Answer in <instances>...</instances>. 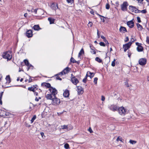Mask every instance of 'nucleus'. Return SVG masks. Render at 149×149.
Here are the masks:
<instances>
[{"instance_id":"f257e3e1","label":"nucleus","mask_w":149,"mask_h":149,"mask_svg":"<svg viewBox=\"0 0 149 149\" xmlns=\"http://www.w3.org/2000/svg\"><path fill=\"white\" fill-rule=\"evenodd\" d=\"M118 111H119V113L120 115L123 116L128 113L127 109L123 107H119Z\"/></svg>"},{"instance_id":"f03ea898","label":"nucleus","mask_w":149,"mask_h":149,"mask_svg":"<svg viewBox=\"0 0 149 149\" xmlns=\"http://www.w3.org/2000/svg\"><path fill=\"white\" fill-rule=\"evenodd\" d=\"M3 58L7 59L8 60H10L12 58L11 53L10 52H7L3 53Z\"/></svg>"},{"instance_id":"7ed1b4c3","label":"nucleus","mask_w":149,"mask_h":149,"mask_svg":"<svg viewBox=\"0 0 149 149\" xmlns=\"http://www.w3.org/2000/svg\"><path fill=\"white\" fill-rule=\"evenodd\" d=\"M54 97L52 98V104L54 105H58L60 103V101L59 99L55 97Z\"/></svg>"},{"instance_id":"20e7f679","label":"nucleus","mask_w":149,"mask_h":149,"mask_svg":"<svg viewBox=\"0 0 149 149\" xmlns=\"http://www.w3.org/2000/svg\"><path fill=\"white\" fill-rule=\"evenodd\" d=\"M128 5V3L127 1L124 2L123 4L121 5V9L122 11H127V7Z\"/></svg>"},{"instance_id":"39448f33","label":"nucleus","mask_w":149,"mask_h":149,"mask_svg":"<svg viewBox=\"0 0 149 149\" xmlns=\"http://www.w3.org/2000/svg\"><path fill=\"white\" fill-rule=\"evenodd\" d=\"M132 44V42H130L124 45L123 48L124 49V51L126 52L127 49L130 48Z\"/></svg>"},{"instance_id":"423d86ee","label":"nucleus","mask_w":149,"mask_h":149,"mask_svg":"<svg viewBox=\"0 0 149 149\" xmlns=\"http://www.w3.org/2000/svg\"><path fill=\"white\" fill-rule=\"evenodd\" d=\"M51 94L53 95L54 97H55L57 93V90L55 88H53L52 87L49 89Z\"/></svg>"},{"instance_id":"0eeeda50","label":"nucleus","mask_w":149,"mask_h":149,"mask_svg":"<svg viewBox=\"0 0 149 149\" xmlns=\"http://www.w3.org/2000/svg\"><path fill=\"white\" fill-rule=\"evenodd\" d=\"M147 60L146 58H141L139 60V64L141 65H144L146 63Z\"/></svg>"},{"instance_id":"6e6552de","label":"nucleus","mask_w":149,"mask_h":149,"mask_svg":"<svg viewBox=\"0 0 149 149\" xmlns=\"http://www.w3.org/2000/svg\"><path fill=\"white\" fill-rule=\"evenodd\" d=\"M118 108L119 107L116 105H111L110 107V109L114 111L117 110L118 111Z\"/></svg>"},{"instance_id":"1a4fd4ad","label":"nucleus","mask_w":149,"mask_h":149,"mask_svg":"<svg viewBox=\"0 0 149 149\" xmlns=\"http://www.w3.org/2000/svg\"><path fill=\"white\" fill-rule=\"evenodd\" d=\"M26 36L29 38L32 37L33 36L32 30L30 29L27 30L26 33Z\"/></svg>"},{"instance_id":"9d476101","label":"nucleus","mask_w":149,"mask_h":149,"mask_svg":"<svg viewBox=\"0 0 149 149\" xmlns=\"http://www.w3.org/2000/svg\"><path fill=\"white\" fill-rule=\"evenodd\" d=\"M71 81L72 83L75 85H76L79 82L78 80L75 77H73L71 78Z\"/></svg>"},{"instance_id":"9b49d317","label":"nucleus","mask_w":149,"mask_h":149,"mask_svg":"<svg viewBox=\"0 0 149 149\" xmlns=\"http://www.w3.org/2000/svg\"><path fill=\"white\" fill-rule=\"evenodd\" d=\"M24 62L25 65L28 67V70L31 67H33V66L30 64L28 61L27 59H25Z\"/></svg>"},{"instance_id":"f8f14e48","label":"nucleus","mask_w":149,"mask_h":149,"mask_svg":"<svg viewBox=\"0 0 149 149\" xmlns=\"http://www.w3.org/2000/svg\"><path fill=\"white\" fill-rule=\"evenodd\" d=\"M77 87L78 94L80 95L82 94L84 92V91L82 87L81 86H77Z\"/></svg>"},{"instance_id":"ddd939ff","label":"nucleus","mask_w":149,"mask_h":149,"mask_svg":"<svg viewBox=\"0 0 149 149\" xmlns=\"http://www.w3.org/2000/svg\"><path fill=\"white\" fill-rule=\"evenodd\" d=\"M127 24L130 28H132L134 26V22L132 20L129 21L127 22Z\"/></svg>"},{"instance_id":"4468645a","label":"nucleus","mask_w":149,"mask_h":149,"mask_svg":"<svg viewBox=\"0 0 149 149\" xmlns=\"http://www.w3.org/2000/svg\"><path fill=\"white\" fill-rule=\"evenodd\" d=\"M119 31L122 33H124L127 32L126 28L125 27L122 26H120L119 29Z\"/></svg>"},{"instance_id":"2eb2a0df","label":"nucleus","mask_w":149,"mask_h":149,"mask_svg":"<svg viewBox=\"0 0 149 149\" xmlns=\"http://www.w3.org/2000/svg\"><path fill=\"white\" fill-rule=\"evenodd\" d=\"M51 7L52 9L55 10L58 8V4L53 3L51 5Z\"/></svg>"},{"instance_id":"dca6fc26","label":"nucleus","mask_w":149,"mask_h":149,"mask_svg":"<svg viewBox=\"0 0 149 149\" xmlns=\"http://www.w3.org/2000/svg\"><path fill=\"white\" fill-rule=\"evenodd\" d=\"M42 86H45L48 88H50L51 87L50 84L48 83H42Z\"/></svg>"},{"instance_id":"f3484780","label":"nucleus","mask_w":149,"mask_h":149,"mask_svg":"<svg viewBox=\"0 0 149 149\" xmlns=\"http://www.w3.org/2000/svg\"><path fill=\"white\" fill-rule=\"evenodd\" d=\"M63 95L65 97H68L69 95V91L68 90H66L64 92Z\"/></svg>"},{"instance_id":"a211bd4d","label":"nucleus","mask_w":149,"mask_h":149,"mask_svg":"<svg viewBox=\"0 0 149 149\" xmlns=\"http://www.w3.org/2000/svg\"><path fill=\"white\" fill-rule=\"evenodd\" d=\"M52 94H47L45 95V97L47 98V99L48 100H52Z\"/></svg>"},{"instance_id":"6ab92c4d","label":"nucleus","mask_w":149,"mask_h":149,"mask_svg":"<svg viewBox=\"0 0 149 149\" xmlns=\"http://www.w3.org/2000/svg\"><path fill=\"white\" fill-rule=\"evenodd\" d=\"M137 51L139 52H141L143 50V47L141 46V45H139V46L137 47Z\"/></svg>"},{"instance_id":"aec40b11","label":"nucleus","mask_w":149,"mask_h":149,"mask_svg":"<svg viewBox=\"0 0 149 149\" xmlns=\"http://www.w3.org/2000/svg\"><path fill=\"white\" fill-rule=\"evenodd\" d=\"M33 29L35 30L38 31L40 28L39 26L38 25H35L33 26Z\"/></svg>"},{"instance_id":"412c9836","label":"nucleus","mask_w":149,"mask_h":149,"mask_svg":"<svg viewBox=\"0 0 149 149\" xmlns=\"http://www.w3.org/2000/svg\"><path fill=\"white\" fill-rule=\"evenodd\" d=\"M6 79L7 81V82L8 83H10L11 81L10 79V76L9 75L6 76Z\"/></svg>"},{"instance_id":"4be33fe9","label":"nucleus","mask_w":149,"mask_h":149,"mask_svg":"<svg viewBox=\"0 0 149 149\" xmlns=\"http://www.w3.org/2000/svg\"><path fill=\"white\" fill-rule=\"evenodd\" d=\"M137 27L139 31H141L143 29L142 26L139 23L136 24Z\"/></svg>"},{"instance_id":"5701e85b","label":"nucleus","mask_w":149,"mask_h":149,"mask_svg":"<svg viewBox=\"0 0 149 149\" xmlns=\"http://www.w3.org/2000/svg\"><path fill=\"white\" fill-rule=\"evenodd\" d=\"M87 74H90L89 77L91 79L93 78L94 75V74L93 72H91L89 71L87 72Z\"/></svg>"},{"instance_id":"b1692460","label":"nucleus","mask_w":149,"mask_h":149,"mask_svg":"<svg viewBox=\"0 0 149 149\" xmlns=\"http://www.w3.org/2000/svg\"><path fill=\"white\" fill-rule=\"evenodd\" d=\"M48 19L49 21L50 24H53L54 22V19L50 17L48 18Z\"/></svg>"},{"instance_id":"393cba45","label":"nucleus","mask_w":149,"mask_h":149,"mask_svg":"<svg viewBox=\"0 0 149 149\" xmlns=\"http://www.w3.org/2000/svg\"><path fill=\"white\" fill-rule=\"evenodd\" d=\"M36 87H35L34 86H33V87H29L28 88V90L31 91H33V92H34L35 91V88Z\"/></svg>"},{"instance_id":"a878e982","label":"nucleus","mask_w":149,"mask_h":149,"mask_svg":"<svg viewBox=\"0 0 149 149\" xmlns=\"http://www.w3.org/2000/svg\"><path fill=\"white\" fill-rule=\"evenodd\" d=\"M69 69V68L68 67H67L66 68H65L63 70V72L64 74H65L68 72H69L68 69Z\"/></svg>"},{"instance_id":"bb28decb","label":"nucleus","mask_w":149,"mask_h":149,"mask_svg":"<svg viewBox=\"0 0 149 149\" xmlns=\"http://www.w3.org/2000/svg\"><path fill=\"white\" fill-rule=\"evenodd\" d=\"M84 54V51L83 48H82L79 53L78 57H80L82 54Z\"/></svg>"},{"instance_id":"cd10ccee","label":"nucleus","mask_w":149,"mask_h":149,"mask_svg":"<svg viewBox=\"0 0 149 149\" xmlns=\"http://www.w3.org/2000/svg\"><path fill=\"white\" fill-rule=\"evenodd\" d=\"M3 93V92H2L1 93H0V104L1 105H2V102L1 99Z\"/></svg>"},{"instance_id":"c85d7f7f","label":"nucleus","mask_w":149,"mask_h":149,"mask_svg":"<svg viewBox=\"0 0 149 149\" xmlns=\"http://www.w3.org/2000/svg\"><path fill=\"white\" fill-rule=\"evenodd\" d=\"M135 8V7H134V6H130L129 7V9L132 12H133L134 11Z\"/></svg>"},{"instance_id":"c756f323","label":"nucleus","mask_w":149,"mask_h":149,"mask_svg":"<svg viewBox=\"0 0 149 149\" xmlns=\"http://www.w3.org/2000/svg\"><path fill=\"white\" fill-rule=\"evenodd\" d=\"M1 112H4V114L6 116H8L9 113L7 112L6 111L3 110H0V113H1Z\"/></svg>"},{"instance_id":"7c9ffc66","label":"nucleus","mask_w":149,"mask_h":149,"mask_svg":"<svg viewBox=\"0 0 149 149\" xmlns=\"http://www.w3.org/2000/svg\"><path fill=\"white\" fill-rule=\"evenodd\" d=\"M95 60L96 61H97L99 63H101L102 61V60L100 59L98 57H97L95 58Z\"/></svg>"},{"instance_id":"2f4dec72","label":"nucleus","mask_w":149,"mask_h":149,"mask_svg":"<svg viewBox=\"0 0 149 149\" xmlns=\"http://www.w3.org/2000/svg\"><path fill=\"white\" fill-rule=\"evenodd\" d=\"M123 139L120 136H119L118 137V138L116 139V141L118 142L119 141H120L123 142L122 141Z\"/></svg>"},{"instance_id":"473e14b6","label":"nucleus","mask_w":149,"mask_h":149,"mask_svg":"<svg viewBox=\"0 0 149 149\" xmlns=\"http://www.w3.org/2000/svg\"><path fill=\"white\" fill-rule=\"evenodd\" d=\"M70 61L71 62H72L73 63H77V61H76L74 58L72 57L70 59Z\"/></svg>"},{"instance_id":"72a5a7b5","label":"nucleus","mask_w":149,"mask_h":149,"mask_svg":"<svg viewBox=\"0 0 149 149\" xmlns=\"http://www.w3.org/2000/svg\"><path fill=\"white\" fill-rule=\"evenodd\" d=\"M36 115H34L33 117L32 118L31 121V123H33L34 121V120L36 118Z\"/></svg>"},{"instance_id":"f704fd0d","label":"nucleus","mask_w":149,"mask_h":149,"mask_svg":"<svg viewBox=\"0 0 149 149\" xmlns=\"http://www.w3.org/2000/svg\"><path fill=\"white\" fill-rule=\"evenodd\" d=\"M90 47L91 48V49L90 51L91 53L93 54H96V52L95 50L94 49L91 48V46H90Z\"/></svg>"},{"instance_id":"c9c22d12","label":"nucleus","mask_w":149,"mask_h":149,"mask_svg":"<svg viewBox=\"0 0 149 149\" xmlns=\"http://www.w3.org/2000/svg\"><path fill=\"white\" fill-rule=\"evenodd\" d=\"M129 142L131 144H134L136 143V141L132 140H130Z\"/></svg>"},{"instance_id":"e433bc0d","label":"nucleus","mask_w":149,"mask_h":149,"mask_svg":"<svg viewBox=\"0 0 149 149\" xmlns=\"http://www.w3.org/2000/svg\"><path fill=\"white\" fill-rule=\"evenodd\" d=\"M97 14L100 17H102L103 18H101V19L102 20L103 22H104V21H105V20H104V17L103 16H102V15L99 14L98 13H97Z\"/></svg>"},{"instance_id":"4c0bfd02","label":"nucleus","mask_w":149,"mask_h":149,"mask_svg":"<svg viewBox=\"0 0 149 149\" xmlns=\"http://www.w3.org/2000/svg\"><path fill=\"white\" fill-rule=\"evenodd\" d=\"M67 2L68 3H70L72 4L74 3V0H66Z\"/></svg>"},{"instance_id":"58836bf2","label":"nucleus","mask_w":149,"mask_h":149,"mask_svg":"<svg viewBox=\"0 0 149 149\" xmlns=\"http://www.w3.org/2000/svg\"><path fill=\"white\" fill-rule=\"evenodd\" d=\"M64 148L66 149H68L69 148V145L67 143H65L64 145Z\"/></svg>"},{"instance_id":"ea45409f","label":"nucleus","mask_w":149,"mask_h":149,"mask_svg":"<svg viewBox=\"0 0 149 149\" xmlns=\"http://www.w3.org/2000/svg\"><path fill=\"white\" fill-rule=\"evenodd\" d=\"M139 11L140 10H139L138 9L135 7L134 12L135 13H140Z\"/></svg>"},{"instance_id":"a19ab883","label":"nucleus","mask_w":149,"mask_h":149,"mask_svg":"<svg viewBox=\"0 0 149 149\" xmlns=\"http://www.w3.org/2000/svg\"><path fill=\"white\" fill-rule=\"evenodd\" d=\"M61 128L62 129H66L68 128V125H64L61 126Z\"/></svg>"},{"instance_id":"79ce46f5","label":"nucleus","mask_w":149,"mask_h":149,"mask_svg":"<svg viewBox=\"0 0 149 149\" xmlns=\"http://www.w3.org/2000/svg\"><path fill=\"white\" fill-rule=\"evenodd\" d=\"M59 75L58 74H56L55 76H56V79H57V80H62V79L61 78H60L59 76Z\"/></svg>"},{"instance_id":"37998d69","label":"nucleus","mask_w":149,"mask_h":149,"mask_svg":"<svg viewBox=\"0 0 149 149\" xmlns=\"http://www.w3.org/2000/svg\"><path fill=\"white\" fill-rule=\"evenodd\" d=\"M99 44L101 46H102L103 47H105V44L103 42H100L99 43Z\"/></svg>"},{"instance_id":"c03bdc74","label":"nucleus","mask_w":149,"mask_h":149,"mask_svg":"<svg viewBox=\"0 0 149 149\" xmlns=\"http://www.w3.org/2000/svg\"><path fill=\"white\" fill-rule=\"evenodd\" d=\"M140 13L141 12L143 13H147V11L146 9L143 10H140Z\"/></svg>"},{"instance_id":"a18cd8bd","label":"nucleus","mask_w":149,"mask_h":149,"mask_svg":"<svg viewBox=\"0 0 149 149\" xmlns=\"http://www.w3.org/2000/svg\"><path fill=\"white\" fill-rule=\"evenodd\" d=\"M115 61H116V60L115 59H114L113 60V61L112 62L111 65L113 67H114L115 66Z\"/></svg>"},{"instance_id":"49530a36","label":"nucleus","mask_w":149,"mask_h":149,"mask_svg":"<svg viewBox=\"0 0 149 149\" xmlns=\"http://www.w3.org/2000/svg\"><path fill=\"white\" fill-rule=\"evenodd\" d=\"M98 80V78L97 77H95L94 79V82L95 84H97V82Z\"/></svg>"},{"instance_id":"de8ad7c7","label":"nucleus","mask_w":149,"mask_h":149,"mask_svg":"<svg viewBox=\"0 0 149 149\" xmlns=\"http://www.w3.org/2000/svg\"><path fill=\"white\" fill-rule=\"evenodd\" d=\"M110 8V5L109 3H107L106 5V9H109Z\"/></svg>"},{"instance_id":"09e8293b","label":"nucleus","mask_w":149,"mask_h":149,"mask_svg":"<svg viewBox=\"0 0 149 149\" xmlns=\"http://www.w3.org/2000/svg\"><path fill=\"white\" fill-rule=\"evenodd\" d=\"M137 20L138 22L139 23H140L141 22V20H140V18L139 17H137Z\"/></svg>"},{"instance_id":"8fccbe9b","label":"nucleus","mask_w":149,"mask_h":149,"mask_svg":"<svg viewBox=\"0 0 149 149\" xmlns=\"http://www.w3.org/2000/svg\"><path fill=\"white\" fill-rule=\"evenodd\" d=\"M93 23L92 22H89L88 24V26L89 27H91L93 25Z\"/></svg>"},{"instance_id":"3c124183","label":"nucleus","mask_w":149,"mask_h":149,"mask_svg":"<svg viewBox=\"0 0 149 149\" xmlns=\"http://www.w3.org/2000/svg\"><path fill=\"white\" fill-rule=\"evenodd\" d=\"M103 40L105 42L106 44L107 43V46H108L109 45V43L107 40L105 39V38Z\"/></svg>"},{"instance_id":"603ef678","label":"nucleus","mask_w":149,"mask_h":149,"mask_svg":"<svg viewBox=\"0 0 149 149\" xmlns=\"http://www.w3.org/2000/svg\"><path fill=\"white\" fill-rule=\"evenodd\" d=\"M146 42L147 43L149 44V37L147 36L146 37Z\"/></svg>"},{"instance_id":"864d4df0","label":"nucleus","mask_w":149,"mask_h":149,"mask_svg":"<svg viewBox=\"0 0 149 149\" xmlns=\"http://www.w3.org/2000/svg\"><path fill=\"white\" fill-rule=\"evenodd\" d=\"M88 131L90 132V133H92L93 132V131L91 129V127H89L88 129Z\"/></svg>"},{"instance_id":"5fc2aeb1","label":"nucleus","mask_w":149,"mask_h":149,"mask_svg":"<svg viewBox=\"0 0 149 149\" xmlns=\"http://www.w3.org/2000/svg\"><path fill=\"white\" fill-rule=\"evenodd\" d=\"M82 81L84 83H86L87 81V78H85L83 79Z\"/></svg>"},{"instance_id":"6e6d98bb","label":"nucleus","mask_w":149,"mask_h":149,"mask_svg":"<svg viewBox=\"0 0 149 149\" xmlns=\"http://www.w3.org/2000/svg\"><path fill=\"white\" fill-rule=\"evenodd\" d=\"M58 74V75H63V74H64V73H63V70L59 72V73L58 74Z\"/></svg>"},{"instance_id":"4d7b16f0","label":"nucleus","mask_w":149,"mask_h":149,"mask_svg":"<svg viewBox=\"0 0 149 149\" xmlns=\"http://www.w3.org/2000/svg\"><path fill=\"white\" fill-rule=\"evenodd\" d=\"M129 39L128 37H127L125 39V42H127V41H129Z\"/></svg>"},{"instance_id":"13d9d810","label":"nucleus","mask_w":149,"mask_h":149,"mask_svg":"<svg viewBox=\"0 0 149 149\" xmlns=\"http://www.w3.org/2000/svg\"><path fill=\"white\" fill-rule=\"evenodd\" d=\"M135 40L133 38H132L130 40V42H132H132H134V41H135Z\"/></svg>"},{"instance_id":"bf43d9fd","label":"nucleus","mask_w":149,"mask_h":149,"mask_svg":"<svg viewBox=\"0 0 149 149\" xmlns=\"http://www.w3.org/2000/svg\"><path fill=\"white\" fill-rule=\"evenodd\" d=\"M125 85L127 87H130V86L129 85L128 83L127 82H125Z\"/></svg>"},{"instance_id":"052dcab7","label":"nucleus","mask_w":149,"mask_h":149,"mask_svg":"<svg viewBox=\"0 0 149 149\" xmlns=\"http://www.w3.org/2000/svg\"><path fill=\"white\" fill-rule=\"evenodd\" d=\"M102 101H104L105 100V98L103 96H102V99H101Z\"/></svg>"},{"instance_id":"680f3d73","label":"nucleus","mask_w":149,"mask_h":149,"mask_svg":"<svg viewBox=\"0 0 149 149\" xmlns=\"http://www.w3.org/2000/svg\"><path fill=\"white\" fill-rule=\"evenodd\" d=\"M32 79L30 77V78L28 80L29 82L30 83L32 82Z\"/></svg>"},{"instance_id":"e2e57ef3","label":"nucleus","mask_w":149,"mask_h":149,"mask_svg":"<svg viewBox=\"0 0 149 149\" xmlns=\"http://www.w3.org/2000/svg\"><path fill=\"white\" fill-rule=\"evenodd\" d=\"M136 45L138 46H139V45H141V43H139L138 42H136Z\"/></svg>"},{"instance_id":"0e129e2a","label":"nucleus","mask_w":149,"mask_h":149,"mask_svg":"<svg viewBox=\"0 0 149 149\" xmlns=\"http://www.w3.org/2000/svg\"><path fill=\"white\" fill-rule=\"evenodd\" d=\"M97 34L98 36V38H99L100 37V34L99 33V31L98 30H97Z\"/></svg>"},{"instance_id":"69168bd1","label":"nucleus","mask_w":149,"mask_h":149,"mask_svg":"<svg viewBox=\"0 0 149 149\" xmlns=\"http://www.w3.org/2000/svg\"><path fill=\"white\" fill-rule=\"evenodd\" d=\"M38 9H33V12H35L36 14L37 13V10Z\"/></svg>"},{"instance_id":"338daca9","label":"nucleus","mask_w":149,"mask_h":149,"mask_svg":"<svg viewBox=\"0 0 149 149\" xmlns=\"http://www.w3.org/2000/svg\"><path fill=\"white\" fill-rule=\"evenodd\" d=\"M40 134L41 136H42V137H43V136H44V133L42 132L40 133Z\"/></svg>"},{"instance_id":"774afa93","label":"nucleus","mask_w":149,"mask_h":149,"mask_svg":"<svg viewBox=\"0 0 149 149\" xmlns=\"http://www.w3.org/2000/svg\"><path fill=\"white\" fill-rule=\"evenodd\" d=\"M34 94L35 95H36V96H38V93L36 92H35L34 91Z\"/></svg>"}]
</instances>
